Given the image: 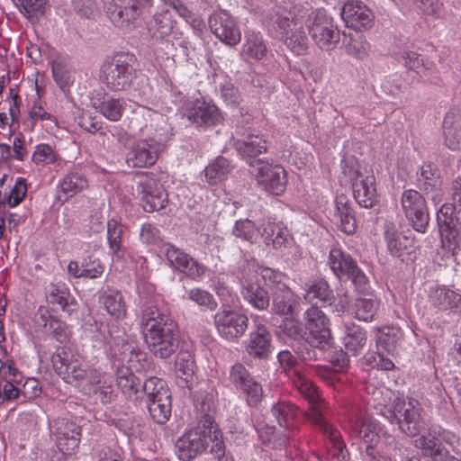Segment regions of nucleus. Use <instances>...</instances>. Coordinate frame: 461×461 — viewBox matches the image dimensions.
Returning <instances> with one entry per match:
<instances>
[{
  "label": "nucleus",
  "mask_w": 461,
  "mask_h": 461,
  "mask_svg": "<svg viewBox=\"0 0 461 461\" xmlns=\"http://www.w3.org/2000/svg\"><path fill=\"white\" fill-rule=\"evenodd\" d=\"M277 359L281 368L290 377L294 386L308 401L310 407L307 416L310 421L319 427L325 439L329 441L328 447L331 456L344 458L345 443L340 432L325 417L326 402L321 398L317 387L302 373L301 362L289 350L278 353Z\"/></svg>",
  "instance_id": "f257e3e1"
},
{
  "label": "nucleus",
  "mask_w": 461,
  "mask_h": 461,
  "mask_svg": "<svg viewBox=\"0 0 461 461\" xmlns=\"http://www.w3.org/2000/svg\"><path fill=\"white\" fill-rule=\"evenodd\" d=\"M140 327L145 342L157 357L167 358L177 348L176 323L167 312L147 305L141 312Z\"/></svg>",
  "instance_id": "f03ea898"
},
{
  "label": "nucleus",
  "mask_w": 461,
  "mask_h": 461,
  "mask_svg": "<svg viewBox=\"0 0 461 461\" xmlns=\"http://www.w3.org/2000/svg\"><path fill=\"white\" fill-rule=\"evenodd\" d=\"M393 393L384 389H375L373 392V400L378 413L384 417L391 424H397L400 430L408 435H416L420 428V407L418 401L395 396L390 402Z\"/></svg>",
  "instance_id": "7ed1b4c3"
},
{
  "label": "nucleus",
  "mask_w": 461,
  "mask_h": 461,
  "mask_svg": "<svg viewBox=\"0 0 461 461\" xmlns=\"http://www.w3.org/2000/svg\"><path fill=\"white\" fill-rule=\"evenodd\" d=\"M349 435L366 445V455L373 461L389 459L395 447V438L376 420L364 412L349 419Z\"/></svg>",
  "instance_id": "20e7f679"
},
{
  "label": "nucleus",
  "mask_w": 461,
  "mask_h": 461,
  "mask_svg": "<svg viewBox=\"0 0 461 461\" xmlns=\"http://www.w3.org/2000/svg\"><path fill=\"white\" fill-rule=\"evenodd\" d=\"M188 19L190 11L181 0H160L149 22L146 23L148 33L156 41L169 42L181 35L172 12Z\"/></svg>",
  "instance_id": "39448f33"
},
{
  "label": "nucleus",
  "mask_w": 461,
  "mask_h": 461,
  "mask_svg": "<svg viewBox=\"0 0 461 461\" xmlns=\"http://www.w3.org/2000/svg\"><path fill=\"white\" fill-rule=\"evenodd\" d=\"M341 172L352 183L356 202L364 208H372L377 203L375 177L372 170L361 167L354 157H346L340 162Z\"/></svg>",
  "instance_id": "423d86ee"
},
{
  "label": "nucleus",
  "mask_w": 461,
  "mask_h": 461,
  "mask_svg": "<svg viewBox=\"0 0 461 461\" xmlns=\"http://www.w3.org/2000/svg\"><path fill=\"white\" fill-rule=\"evenodd\" d=\"M110 22L117 28L132 32L140 23L142 14L149 11L153 0H102Z\"/></svg>",
  "instance_id": "0eeeda50"
},
{
  "label": "nucleus",
  "mask_w": 461,
  "mask_h": 461,
  "mask_svg": "<svg viewBox=\"0 0 461 461\" xmlns=\"http://www.w3.org/2000/svg\"><path fill=\"white\" fill-rule=\"evenodd\" d=\"M269 25L282 36L285 46L295 55H303L308 50V38L303 31V16L291 11L276 12L270 16Z\"/></svg>",
  "instance_id": "6e6552de"
},
{
  "label": "nucleus",
  "mask_w": 461,
  "mask_h": 461,
  "mask_svg": "<svg viewBox=\"0 0 461 461\" xmlns=\"http://www.w3.org/2000/svg\"><path fill=\"white\" fill-rule=\"evenodd\" d=\"M136 59L133 54L120 52L101 68L100 77L113 91H121L130 87L135 77Z\"/></svg>",
  "instance_id": "1a4fd4ad"
},
{
  "label": "nucleus",
  "mask_w": 461,
  "mask_h": 461,
  "mask_svg": "<svg viewBox=\"0 0 461 461\" xmlns=\"http://www.w3.org/2000/svg\"><path fill=\"white\" fill-rule=\"evenodd\" d=\"M457 442L455 433L439 426H432L428 431L419 436L416 447L421 451L423 461H442L443 458L452 456L443 443L453 446Z\"/></svg>",
  "instance_id": "9d476101"
},
{
  "label": "nucleus",
  "mask_w": 461,
  "mask_h": 461,
  "mask_svg": "<svg viewBox=\"0 0 461 461\" xmlns=\"http://www.w3.org/2000/svg\"><path fill=\"white\" fill-rule=\"evenodd\" d=\"M123 352L121 360L128 361L129 366L118 368L117 382L129 399L137 400L140 393V381L135 376L134 372H139L143 367L141 360H144V355L136 351L132 344H123Z\"/></svg>",
  "instance_id": "9b49d317"
},
{
  "label": "nucleus",
  "mask_w": 461,
  "mask_h": 461,
  "mask_svg": "<svg viewBox=\"0 0 461 461\" xmlns=\"http://www.w3.org/2000/svg\"><path fill=\"white\" fill-rule=\"evenodd\" d=\"M212 420L207 416L203 426L187 430L181 436L176 443V449L178 457L183 461H188L203 453L208 446V438H211Z\"/></svg>",
  "instance_id": "f8f14e48"
},
{
  "label": "nucleus",
  "mask_w": 461,
  "mask_h": 461,
  "mask_svg": "<svg viewBox=\"0 0 461 461\" xmlns=\"http://www.w3.org/2000/svg\"><path fill=\"white\" fill-rule=\"evenodd\" d=\"M309 32L315 43L324 50H331L339 41V32L333 20L322 9L312 12L308 17Z\"/></svg>",
  "instance_id": "ddd939ff"
},
{
  "label": "nucleus",
  "mask_w": 461,
  "mask_h": 461,
  "mask_svg": "<svg viewBox=\"0 0 461 461\" xmlns=\"http://www.w3.org/2000/svg\"><path fill=\"white\" fill-rule=\"evenodd\" d=\"M164 149V140L158 135L131 143L126 154V163L131 167H146L156 163Z\"/></svg>",
  "instance_id": "4468645a"
},
{
  "label": "nucleus",
  "mask_w": 461,
  "mask_h": 461,
  "mask_svg": "<svg viewBox=\"0 0 461 461\" xmlns=\"http://www.w3.org/2000/svg\"><path fill=\"white\" fill-rule=\"evenodd\" d=\"M251 167L258 184L264 190L275 195H280L285 192L287 183L286 172L280 165L257 159L251 164Z\"/></svg>",
  "instance_id": "2eb2a0df"
},
{
  "label": "nucleus",
  "mask_w": 461,
  "mask_h": 461,
  "mask_svg": "<svg viewBox=\"0 0 461 461\" xmlns=\"http://www.w3.org/2000/svg\"><path fill=\"white\" fill-rule=\"evenodd\" d=\"M402 210L412 228L425 233L429 221V214L425 198L416 190L408 189L402 194Z\"/></svg>",
  "instance_id": "dca6fc26"
},
{
  "label": "nucleus",
  "mask_w": 461,
  "mask_h": 461,
  "mask_svg": "<svg viewBox=\"0 0 461 461\" xmlns=\"http://www.w3.org/2000/svg\"><path fill=\"white\" fill-rule=\"evenodd\" d=\"M51 362L55 370L67 383L76 384L84 383L88 366L79 355L62 348L52 356Z\"/></svg>",
  "instance_id": "f3484780"
},
{
  "label": "nucleus",
  "mask_w": 461,
  "mask_h": 461,
  "mask_svg": "<svg viewBox=\"0 0 461 461\" xmlns=\"http://www.w3.org/2000/svg\"><path fill=\"white\" fill-rule=\"evenodd\" d=\"M214 324L222 339L235 342L246 332L249 318L232 309H221L214 315Z\"/></svg>",
  "instance_id": "a211bd4d"
},
{
  "label": "nucleus",
  "mask_w": 461,
  "mask_h": 461,
  "mask_svg": "<svg viewBox=\"0 0 461 461\" xmlns=\"http://www.w3.org/2000/svg\"><path fill=\"white\" fill-rule=\"evenodd\" d=\"M136 190L146 212H152L163 209L167 203V193L153 175H142Z\"/></svg>",
  "instance_id": "6ab92c4d"
},
{
  "label": "nucleus",
  "mask_w": 461,
  "mask_h": 461,
  "mask_svg": "<svg viewBox=\"0 0 461 461\" xmlns=\"http://www.w3.org/2000/svg\"><path fill=\"white\" fill-rule=\"evenodd\" d=\"M180 112L183 117L197 126L216 125L221 121L217 106L203 98L186 100Z\"/></svg>",
  "instance_id": "aec40b11"
},
{
  "label": "nucleus",
  "mask_w": 461,
  "mask_h": 461,
  "mask_svg": "<svg viewBox=\"0 0 461 461\" xmlns=\"http://www.w3.org/2000/svg\"><path fill=\"white\" fill-rule=\"evenodd\" d=\"M54 436L59 450L65 456H71L79 447L81 428L69 418H59L54 424Z\"/></svg>",
  "instance_id": "412c9836"
},
{
  "label": "nucleus",
  "mask_w": 461,
  "mask_h": 461,
  "mask_svg": "<svg viewBox=\"0 0 461 461\" xmlns=\"http://www.w3.org/2000/svg\"><path fill=\"white\" fill-rule=\"evenodd\" d=\"M209 26L212 32L226 45L235 46L241 40V32L236 20L226 11L220 10L212 14Z\"/></svg>",
  "instance_id": "4be33fe9"
},
{
  "label": "nucleus",
  "mask_w": 461,
  "mask_h": 461,
  "mask_svg": "<svg viewBox=\"0 0 461 461\" xmlns=\"http://www.w3.org/2000/svg\"><path fill=\"white\" fill-rule=\"evenodd\" d=\"M163 253L169 265L191 278H197L205 273L206 267L198 263L190 255L172 244L166 243L161 248Z\"/></svg>",
  "instance_id": "5701e85b"
},
{
  "label": "nucleus",
  "mask_w": 461,
  "mask_h": 461,
  "mask_svg": "<svg viewBox=\"0 0 461 461\" xmlns=\"http://www.w3.org/2000/svg\"><path fill=\"white\" fill-rule=\"evenodd\" d=\"M341 18L347 27L355 31L367 30L374 22L372 11L360 0H347L342 6Z\"/></svg>",
  "instance_id": "b1692460"
},
{
  "label": "nucleus",
  "mask_w": 461,
  "mask_h": 461,
  "mask_svg": "<svg viewBox=\"0 0 461 461\" xmlns=\"http://www.w3.org/2000/svg\"><path fill=\"white\" fill-rule=\"evenodd\" d=\"M255 328L250 331L249 339L244 342L245 350L253 358H267L272 351V338L267 329L259 323L258 315H251Z\"/></svg>",
  "instance_id": "393cba45"
},
{
  "label": "nucleus",
  "mask_w": 461,
  "mask_h": 461,
  "mask_svg": "<svg viewBox=\"0 0 461 461\" xmlns=\"http://www.w3.org/2000/svg\"><path fill=\"white\" fill-rule=\"evenodd\" d=\"M429 304L439 312L461 313V294L446 285L431 286L428 293Z\"/></svg>",
  "instance_id": "a878e982"
},
{
  "label": "nucleus",
  "mask_w": 461,
  "mask_h": 461,
  "mask_svg": "<svg viewBox=\"0 0 461 461\" xmlns=\"http://www.w3.org/2000/svg\"><path fill=\"white\" fill-rule=\"evenodd\" d=\"M305 330L312 342L327 343L330 338V321L317 306H311L303 313Z\"/></svg>",
  "instance_id": "bb28decb"
},
{
  "label": "nucleus",
  "mask_w": 461,
  "mask_h": 461,
  "mask_svg": "<svg viewBox=\"0 0 461 461\" xmlns=\"http://www.w3.org/2000/svg\"><path fill=\"white\" fill-rule=\"evenodd\" d=\"M240 294L243 299L255 309L265 310L269 305V295L260 285L258 275L249 271L240 278Z\"/></svg>",
  "instance_id": "cd10ccee"
},
{
  "label": "nucleus",
  "mask_w": 461,
  "mask_h": 461,
  "mask_svg": "<svg viewBox=\"0 0 461 461\" xmlns=\"http://www.w3.org/2000/svg\"><path fill=\"white\" fill-rule=\"evenodd\" d=\"M91 104L98 113L111 122L121 120L126 105L124 99L108 96L101 92L92 97Z\"/></svg>",
  "instance_id": "c85d7f7f"
},
{
  "label": "nucleus",
  "mask_w": 461,
  "mask_h": 461,
  "mask_svg": "<svg viewBox=\"0 0 461 461\" xmlns=\"http://www.w3.org/2000/svg\"><path fill=\"white\" fill-rule=\"evenodd\" d=\"M261 236L267 245H272L275 249L280 250L284 254L294 245V239L289 230L270 221L263 223Z\"/></svg>",
  "instance_id": "c756f323"
},
{
  "label": "nucleus",
  "mask_w": 461,
  "mask_h": 461,
  "mask_svg": "<svg viewBox=\"0 0 461 461\" xmlns=\"http://www.w3.org/2000/svg\"><path fill=\"white\" fill-rule=\"evenodd\" d=\"M87 186L88 180L85 174L80 169L73 167L59 181V198L64 197L67 201L86 189Z\"/></svg>",
  "instance_id": "7c9ffc66"
},
{
  "label": "nucleus",
  "mask_w": 461,
  "mask_h": 461,
  "mask_svg": "<svg viewBox=\"0 0 461 461\" xmlns=\"http://www.w3.org/2000/svg\"><path fill=\"white\" fill-rule=\"evenodd\" d=\"M252 423L258 433L259 440L273 448H279L285 446L288 436L281 435L277 437L276 427L270 426L266 422L265 416L261 413L252 414Z\"/></svg>",
  "instance_id": "2f4dec72"
},
{
  "label": "nucleus",
  "mask_w": 461,
  "mask_h": 461,
  "mask_svg": "<svg viewBox=\"0 0 461 461\" xmlns=\"http://www.w3.org/2000/svg\"><path fill=\"white\" fill-rule=\"evenodd\" d=\"M98 302L105 312L116 320L126 315L123 296L117 289L108 287L98 292Z\"/></svg>",
  "instance_id": "473e14b6"
},
{
  "label": "nucleus",
  "mask_w": 461,
  "mask_h": 461,
  "mask_svg": "<svg viewBox=\"0 0 461 461\" xmlns=\"http://www.w3.org/2000/svg\"><path fill=\"white\" fill-rule=\"evenodd\" d=\"M335 211L333 221L339 230L347 234L355 232L357 224L356 219L351 208L348 205V200L346 195H337L335 198Z\"/></svg>",
  "instance_id": "72a5a7b5"
},
{
  "label": "nucleus",
  "mask_w": 461,
  "mask_h": 461,
  "mask_svg": "<svg viewBox=\"0 0 461 461\" xmlns=\"http://www.w3.org/2000/svg\"><path fill=\"white\" fill-rule=\"evenodd\" d=\"M303 290V297L308 303H321V306L331 304L333 299L332 290L324 279H315L306 283Z\"/></svg>",
  "instance_id": "f704fd0d"
},
{
  "label": "nucleus",
  "mask_w": 461,
  "mask_h": 461,
  "mask_svg": "<svg viewBox=\"0 0 461 461\" xmlns=\"http://www.w3.org/2000/svg\"><path fill=\"white\" fill-rule=\"evenodd\" d=\"M241 54L253 60H262L267 57V42L260 32H247L245 33Z\"/></svg>",
  "instance_id": "c9c22d12"
},
{
  "label": "nucleus",
  "mask_w": 461,
  "mask_h": 461,
  "mask_svg": "<svg viewBox=\"0 0 461 461\" xmlns=\"http://www.w3.org/2000/svg\"><path fill=\"white\" fill-rule=\"evenodd\" d=\"M366 343V331L355 323L344 324L343 344L348 353L353 356L360 354Z\"/></svg>",
  "instance_id": "e433bc0d"
},
{
  "label": "nucleus",
  "mask_w": 461,
  "mask_h": 461,
  "mask_svg": "<svg viewBox=\"0 0 461 461\" xmlns=\"http://www.w3.org/2000/svg\"><path fill=\"white\" fill-rule=\"evenodd\" d=\"M234 146L238 153L246 158H255L267 149L264 136L254 134H249L242 140H235Z\"/></svg>",
  "instance_id": "4c0bfd02"
},
{
  "label": "nucleus",
  "mask_w": 461,
  "mask_h": 461,
  "mask_svg": "<svg viewBox=\"0 0 461 461\" xmlns=\"http://www.w3.org/2000/svg\"><path fill=\"white\" fill-rule=\"evenodd\" d=\"M328 265L330 270L338 277L347 276L357 266L352 257L344 252L340 248H332L330 250Z\"/></svg>",
  "instance_id": "58836bf2"
},
{
  "label": "nucleus",
  "mask_w": 461,
  "mask_h": 461,
  "mask_svg": "<svg viewBox=\"0 0 461 461\" xmlns=\"http://www.w3.org/2000/svg\"><path fill=\"white\" fill-rule=\"evenodd\" d=\"M384 239L389 252L397 258L402 257L405 252L409 253L413 245V240L395 230L393 225L386 226Z\"/></svg>",
  "instance_id": "ea45409f"
},
{
  "label": "nucleus",
  "mask_w": 461,
  "mask_h": 461,
  "mask_svg": "<svg viewBox=\"0 0 461 461\" xmlns=\"http://www.w3.org/2000/svg\"><path fill=\"white\" fill-rule=\"evenodd\" d=\"M380 301L376 296L369 298H357L352 305V313L355 318L362 321H372L377 313Z\"/></svg>",
  "instance_id": "a19ab883"
},
{
  "label": "nucleus",
  "mask_w": 461,
  "mask_h": 461,
  "mask_svg": "<svg viewBox=\"0 0 461 461\" xmlns=\"http://www.w3.org/2000/svg\"><path fill=\"white\" fill-rule=\"evenodd\" d=\"M376 331L377 350L386 352L387 355H393L402 339L401 330L394 327H384L377 329Z\"/></svg>",
  "instance_id": "79ce46f5"
},
{
  "label": "nucleus",
  "mask_w": 461,
  "mask_h": 461,
  "mask_svg": "<svg viewBox=\"0 0 461 461\" xmlns=\"http://www.w3.org/2000/svg\"><path fill=\"white\" fill-rule=\"evenodd\" d=\"M175 366L176 375L181 381V386H188L195 370V363L193 355L189 351H179L176 356Z\"/></svg>",
  "instance_id": "37998d69"
},
{
  "label": "nucleus",
  "mask_w": 461,
  "mask_h": 461,
  "mask_svg": "<svg viewBox=\"0 0 461 461\" xmlns=\"http://www.w3.org/2000/svg\"><path fill=\"white\" fill-rule=\"evenodd\" d=\"M147 408L155 422L158 424L167 422L171 415L170 393H162L159 398L147 401Z\"/></svg>",
  "instance_id": "c03bdc74"
},
{
  "label": "nucleus",
  "mask_w": 461,
  "mask_h": 461,
  "mask_svg": "<svg viewBox=\"0 0 461 461\" xmlns=\"http://www.w3.org/2000/svg\"><path fill=\"white\" fill-rule=\"evenodd\" d=\"M443 249L453 256L461 249V226L459 224L438 227Z\"/></svg>",
  "instance_id": "a18cd8bd"
},
{
  "label": "nucleus",
  "mask_w": 461,
  "mask_h": 461,
  "mask_svg": "<svg viewBox=\"0 0 461 461\" xmlns=\"http://www.w3.org/2000/svg\"><path fill=\"white\" fill-rule=\"evenodd\" d=\"M273 416L278 424L287 429H293L295 420L298 416V409L291 402L280 401L274 404L271 409Z\"/></svg>",
  "instance_id": "49530a36"
},
{
  "label": "nucleus",
  "mask_w": 461,
  "mask_h": 461,
  "mask_svg": "<svg viewBox=\"0 0 461 461\" xmlns=\"http://www.w3.org/2000/svg\"><path fill=\"white\" fill-rule=\"evenodd\" d=\"M253 273L258 275V278H261L265 285L270 288L272 292L284 289L288 285V277L278 270L267 267H258Z\"/></svg>",
  "instance_id": "de8ad7c7"
},
{
  "label": "nucleus",
  "mask_w": 461,
  "mask_h": 461,
  "mask_svg": "<svg viewBox=\"0 0 461 461\" xmlns=\"http://www.w3.org/2000/svg\"><path fill=\"white\" fill-rule=\"evenodd\" d=\"M230 170V161L223 157H218L204 169L206 181L210 185H216L225 180Z\"/></svg>",
  "instance_id": "09e8293b"
},
{
  "label": "nucleus",
  "mask_w": 461,
  "mask_h": 461,
  "mask_svg": "<svg viewBox=\"0 0 461 461\" xmlns=\"http://www.w3.org/2000/svg\"><path fill=\"white\" fill-rule=\"evenodd\" d=\"M52 75L55 82L62 90L73 83V71L67 58L57 57L53 60Z\"/></svg>",
  "instance_id": "8fccbe9b"
},
{
  "label": "nucleus",
  "mask_w": 461,
  "mask_h": 461,
  "mask_svg": "<svg viewBox=\"0 0 461 461\" xmlns=\"http://www.w3.org/2000/svg\"><path fill=\"white\" fill-rule=\"evenodd\" d=\"M344 45L347 54L357 59H365L369 55L370 44L362 34H349Z\"/></svg>",
  "instance_id": "3c124183"
},
{
  "label": "nucleus",
  "mask_w": 461,
  "mask_h": 461,
  "mask_svg": "<svg viewBox=\"0 0 461 461\" xmlns=\"http://www.w3.org/2000/svg\"><path fill=\"white\" fill-rule=\"evenodd\" d=\"M85 330L96 341L109 345L118 344V339L112 338V332L108 326L95 318H91L85 323Z\"/></svg>",
  "instance_id": "603ef678"
},
{
  "label": "nucleus",
  "mask_w": 461,
  "mask_h": 461,
  "mask_svg": "<svg viewBox=\"0 0 461 461\" xmlns=\"http://www.w3.org/2000/svg\"><path fill=\"white\" fill-rule=\"evenodd\" d=\"M226 276L218 274L211 278L212 288L215 291L222 304L228 306L235 305L239 301L238 295L234 291L225 284Z\"/></svg>",
  "instance_id": "864d4df0"
},
{
  "label": "nucleus",
  "mask_w": 461,
  "mask_h": 461,
  "mask_svg": "<svg viewBox=\"0 0 461 461\" xmlns=\"http://www.w3.org/2000/svg\"><path fill=\"white\" fill-rule=\"evenodd\" d=\"M273 293L272 311L276 314L286 315L292 312L293 292L287 286Z\"/></svg>",
  "instance_id": "5fc2aeb1"
},
{
  "label": "nucleus",
  "mask_w": 461,
  "mask_h": 461,
  "mask_svg": "<svg viewBox=\"0 0 461 461\" xmlns=\"http://www.w3.org/2000/svg\"><path fill=\"white\" fill-rule=\"evenodd\" d=\"M445 144L452 150L461 149V123L446 117L443 122Z\"/></svg>",
  "instance_id": "6e6d98bb"
},
{
  "label": "nucleus",
  "mask_w": 461,
  "mask_h": 461,
  "mask_svg": "<svg viewBox=\"0 0 461 461\" xmlns=\"http://www.w3.org/2000/svg\"><path fill=\"white\" fill-rule=\"evenodd\" d=\"M183 298L192 301L199 307L210 311H213L217 307V302L213 295L210 292L202 288L195 287L188 290Z\"/></svg>",
  "instance_id": "4d7b16f0"
},
{
  "label": "nucleus",
  "mask_w": 461,
  "mask_h": 461,
  "mask_svg": "<svg viewBox=\"0 0 461 461\" xmlns=\"http://www.w3.org/2000/svg\"><path fill=\"white\" fill-rule=\"evenodd\" d=\"M232 233L235 237L250 243L256 242L259 237V230L249 219L237 221L232 229Z\"/></svg>",
  "instance_id": "13d9d810"
},
{
  "label": "nucleus",
  "mask_w": 461,
  "mask_h": 461,
  "mask_svg": "<svg viewBox=\"0 0 461 461\" xmlns=\"http://www.w3.org/2000/svg\"><path fill=\"white\" fill-rule=\"evenodd\" d=\"M19 12L27 19L44 14L46 0H12Z\"/></svg>",
  "instance_id": "bf43d9fd"
},
{
  "label": "nucleus",
  "mask_w": 461,
  "mask_h": 461,
  "mask_svg": "<svg viewBox=\"0 0 461 461\" xmlns=\"http://www.w3.org/2000/svg\"><path fill=\"white\" fill-rule=\"evenodd\" d=\"M69 292L64 284H50L47 287V301L53 306L64 310L68 305Z\"/></svg>",
  "instance_id": "052dcab7"
},
{
  "label": "nucleus",
  "mask_w": 461,
  "mask_h": 461,
  "mask_svg": "<svg viewBox=\"0 0 461 461\" xmlns=\"http://www.w3.org/2000/svg\"><path fill=\"white\" fill-rule=\"evenodd\" d=\"M59 154L55 149L47 143L37 144L32 155V161L36 165L45 166L57 162Z\"/></svg>",
  "instance_id": "680f3d73"
},
{
  "label": "nucleus",
  "mask_w": 461,
  "mask_h": 461,
  "mask_svg": "<svg viewBox=\"0 0 461 461\" xmlns=\"http://www.w3.org/2000/svg\"><path fill=\"white\" fill-rule=\"evenodd\" d=\"M418 175V181L427 193L439 186L438 171L431 164L422 165Z\"/></svg>",
  "instance_id": "e2e57ef3"
},
{
  "label": "nucleus",
  "mask_w": 461,
  "mask_h": 461,
  "mask_svg": "<svg viewBox=\"0 0 461 461\" xmlns=\"http://www.w3.org/2000/svg\"><path fill=\"white\" fill-rule=\"evenodd\" d=\"M142 391L147 395V401L159 398L162 393H170L165 381L156 376L149 377L143 383Z\"/></svg>",
  "instance_id": "0e129e2a"
},
{
  "label": "nucleus",
  "mask_w": 461,
  "mask_h": 461,
  "mask_svg": "<svg viewBox=\"0 0 461 461\" xmlns=\"http://www.w3.org/2000/svg\"><path fill=\"white\" fill-rule=\"evenodd\" d=\"M122 226L118 221L112 219L107 221V240L110 250L117 254L121 249Z\"/></svg>",
  "instance_id": "69168bd1"
},
{
  "label": "nucleus",
  "mask_w": 461,
  "mask_h": 461,
  "mask_svg": "<svg viewBox=\"0 0 461 461\" xmlns=\"http://www.w3.org/2000/svg\"><path fill=\"white\" fill-rule=\"evenodd\" d=\"M104 265L99 258L88 257L82 260L83 278H98L104 274Z\"/></svg>",
  "instance_id": "338daca9"
},
{
  "label": "nucleus",
  "mask_w": 461,
  "mask_h": 461,
  "mask_svg": "<svg viewBox=\"0 0 461 461\" xmlns=\"http://www.w3.org/2000/svg\"><path fill=\"white\" fill-rule=\"evenodd\" d=\"M252 378L249 370L242 364L236 363L230 367L229 379L237 390L246 385Z\"/></svg>",
  "instance_id": "774afa93"
}]
</instances>
